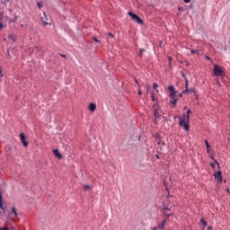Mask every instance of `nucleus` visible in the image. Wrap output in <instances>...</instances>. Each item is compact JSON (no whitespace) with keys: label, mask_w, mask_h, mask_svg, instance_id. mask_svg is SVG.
<instances>
[{"label":"nucleus","mask_w":230,"mask_h":230,"mask_svg":"<svg viewBox=\"0 0 230 230\" xmlns=\"http://www.w3.org/2000/svg\"><path fill=\"white\" fill-rule=\"evenodd\" d=\"M168 90L171 92L169 94V97L171 98L170 103L175 107L177 105V101L179 100V98H177V92L173 85L168 86Z\"/></svg>","instance_id":"nucleus-1"},{"label":"nucleus","mask_w":230,"mask_h":230,"mask_svg":"<svg viewBox=\"0 0 230 230\" xmlns=\"http://www.w3.org/2000/svg\"><path fill=\"white\" fill-rule=\"evenodd\" d=\"M180 126L183 127L186 132L190 131V115L183 114V118H180Z\"/></svg>","instance_id":"nucleus-2"},{"label":"nucleus","mask_w":230,"mask_h":230,"mask_svg":"<svg viewBox=\"0 0 230 230\" xmlns=\"http://www.w3.org/2000/svg\"><path fill=\"white\" fill-rule=\"evenodd\" d=\"M213 71L215 76H226V70L218 65H214Z\"/></svg>","instance_id":"nucleus-3"},{"label":"nucleus","mask_w":230,"mask_h":230,"mask_svg":"<svg viewBox=\"0 0 230 230\" xmlns=\"http://www.w3.org/2000/svg\"><path fill=\"white\" fill-rule=\"evenodd\" d=\"M128 13L131 17L132 21H135L137 24H143V20H141V18L137 14L132 12H128Z\"/></svg>","instance_id":"nucleus-4"},{"label":"nucleus","mask_w":230,"mask_h":230,"mask_svg":"<svg viewBox=\"0 0 230 230\" xmlns=\"http://www.w3.org/2000/svg\"><path fill=\"white\" fill-rule=\"evenodd\" d=\"M20 139L21 142L22 143L23 146H28V141H26V136H24V133L20 134Z\"/></svg>","instance_id":"nucleus-5"},{"label":"nucleus","mask_w":230,"mask_h":230,"mask_svg":"<svg viewBox=\"0 0 230 230\" xmlns=\"http://www.w3.org/2000/svg\"><path fill=\"white\" fill-rule=\"evenodd\" d=\"M166 211H170V208L167 206H164V215L165 216V218H170L173 213H168Z\"/></svg>","instance_id":"nucleus-6"},{"label":"nucleus","mask_w":230,"mask_h":230,"mask_svg":"<svg viewBox=\"0 0 230 230\" xmlns=\"http://www.w3.org/2000/svg\"><path fill=\"white\" fill-rule=\"evenodd\" d=\"M215 179H217V182H222V172L218 171L214 174Z\"/></svg>","instance_id":"nucleus-7"},{"label":"nucleus","mask_w":230,"mask_h":230,"mask_svg":"<svg viewBox=\"0 0 230 230\" xmlns=\"http://www.w3.org/2000/svg\"><path fill=\"white\" fill-rule=\"evenodd\" d=\"M41 21H42L44 26H48V24H49L48 22V15H46V13H43V17H41Z\"/></svg>","instance_id":"nucleus-8"},{"label":"nucleus","mask_w":230,"mask_h":230,"mask_svg":"<svg viewBox=\"0 0 230 230\" xmlns=\"http://www.w3.org/2000/svg\"><path fill=\"white\" fill-rule=\"evenodd\" d=\"M53 154L56 155V157H58L59 159H62V154H60L58 149H54Z\"/></svg>","instance_id":"nucleus-9"},{"label":"nucleus","mask_w":230,"mask_h":230,"mask_svg":"<svg viewBox=\"0 0 230 230\" xmlns=\"http://www.w3.org/2000/svg\"><path fill=\"white\" fill-rule=\"evenodd\" d=\"M167 219H164L162 224L158 225V229L164 230V227L166 226Z\"/></svg>","instance_id":"nucleus-10"},{"label":"nucleus","mask_w":230,"mask_h":230,"mask_svg":"<svg viewBox=\"0 0 230 230\" xmlns=\"http://www.w3.org/2000/svg\"><path fill=\"white\" fill-rule=\"evenodd\" d=\"M89 111H91V112H94V111H96V103H91L89 105Z\"/></svg>","instance_id":"nucleus-11"},{"label":"nucleus","mask_w":230,"mask_h":230,"mask_svg":"<svg viewBox=\"0 0 230 230\" xmlns=\"http://www.w3.org/2000/svg\"><path fill=\"white\" fill-rule=\"evenodd\" d=\"M83 190H84V191H91V190H93V187L90 185L84 184L83 186Z\"/></svg>","instance_id":"nucleus-12"},{"label":"nucleus","mask_w":230,"mask_h":230,"mask_svg":"<svg viewBox=\"0 0 230 230\" xmlns=\"http://www.w3.org/2000/svg\"><path fill=\"white\" fill-rule=\"evenodd\" d=\"M188 85H189V83H188V79H186L185 81V93H193V90H190L188 89Z\"/></svg>","instance_id":"nucleus-13"},{"label":"nucleus","mask_w":230,"mask_h":230,"mask_svg":"<svg viewBox=\"0 0 230 230\" xmlns=\"http://www.w3.org/2000/svg\"><path fill=\"white\" fill-rule=\"evenodd\" d=\"M8 39H10V40H12V42H15V40H17V38L13 34H9Z\"/></svg>","instance_id":"nucleus-14"},{"label":"nucleus","mask_w":230,"mask_h":230,"mask_svg":"<svg viewBox=\"0 0 230 230\" xmlns=\"http://www.w3.org/2000/svg\"><path fill=\"white\" fill-rule=\"evenodd\" d=\"M205 145L207 146V152H209V150L211 149V146H209V142H208V140H205Z\"/></svg>","instance_id":"nucleus-15"},{"label":"nucleus","mask_w":230,"mask_h":230,"mask_svg":"<svg viewBox=\"0 0 230 230\" xmlns=\"http://www.w3.org/2000/svg\"><path fill=\"white\" fill-rule=\"evenodd\" d=\"M157 87H159V84H157V83H154V84H153V89H154L155 91H156V93H159V90H157Z\"/></svg>","instance_id":"nucleus-16"},{"label":"nucleus","mask_w":230,"mask_h":230,"mask_svg":"<svg viewBox=\"0 0 230 230\" xmlns=\"http://www.w3.org/2000/svg\"><path fill=\"white\" fill-rule=\"evenodd\" d=\"M190 53H191L192 55H199V53H200V50H199V49H196V50L191 49V50H190Z\"/></svg>","instance_id":"nucleus-17"},{"label":"nucleus","mask_w":230,"mask_h":230,"mask_svg":"<svg viewBox=\"0 0 230 230\" xmlns=\"http://www.w3.org/2000/svg\"><path fill=\"white\" fill-rule=\"evenodd\" d=\"M157 118H159V111L157 110L155 111V121H157Z\"/></svg>","instance_id":"nucleus-18"},{"label":"nucleus","mask_w":230,"mask_h":230,"mask_svg":"<svg viewBox=\"0 0 230 230\" xmlns=\"http://www.w3.org/2000/svg\"><path fill=\"white\" fill-rule=\"evenodd\" d=\"M200 222H201V224H202V226H203L204 227H206V226H208V222H206V220H205L204 218H201V219H200Z\"/></svg>","instance_id":"nucleus-19"},{"label":"nucleus","mask_w":230,"mask_h":230,"mask_svg":"<svg viewBox=\"0 0 230 230\" xmlns=\"http://www.w3.org/2000/svg\"><path fill=\"white\" fill-rule=\"evenodd\" d=\"M12 211L14 217H17V209L14 207L12 208Z\"/></svg>","instance_id":"nucleus-20"},{"label":"nucleus","mask_w":230,"mask_h":230,"mask_svg":"<svg viewBox=\"0 0 230 230\" xmlns=\"http://www.w3.org/2000/svg\"><path fill=\"white\" fill-rule=\"evenodd\" d=\"M137 91L139 95L143 94V92L141 91V84H138Z\"/></svg>","instance_id":"nucleus-21"},{"label":"nucleus","mask_w":230,"mask_h":230,"mask_svg":"<svg viewBox=\"0 0 230 230\" xmlns=\"http://www.w3.org/2000/svg\"><path fill=\"white\" fill-rule=\"evenodd\" d=\"M151 98H152L153 102H157V97H155V95H154V93H152Z\"/></svg>","instance_id":"nucleus-22"},{"label":"nucleus","mask_w":230,"mask_h":230,"mask_svg":"<svg viewBox=\"0 0 230 230\" xmlns=\"http://www.w3.org/2000/svg\"><path fill=\"white\" fill-rule=\"evenodd\" d=\"M143 53H145V49H140L139 57H143Z\"/></svg>","instance_id":"nucleus-23"},{"label":"nucleus","mask_w":230,"mask_h":230,"mask_svg":"<svg viewBox=\"0 0 230 230\" xmlns=\"http://www.w3.org/2000/svg\"><path fill=\"white\" fill-rule=\"evenodd\" d=\"M216 85H217V87H220V85H221L220 80H218V79L216 80Z\"/></svg>","instance_id":"nucleus-24"},{"label":"nucleus","mask_w":230,"mask_h":230,"mask_svg":"<svg viewBox=\"0 0 230 230\" xmlns=\"http://www.w3.org/2000/svg\"><path fill=\"white\" fill-rule=\"evenodd\" d=\"M0 209H4V207H3V199L0 201Z\"/></svg>","instance_id":"nucleus-25"},{"label":"nucleus","mask_w":230,"mask_h":230,"mask_svg":"<svg viewBox=\"0 0 230 230\" xmlns=\"http://www.w3.org/2000/svg\"><path fill=\"white\" fill-rule=\"evenodd\" d=\"M38 8L40 10L42 8V4L40 2L38 3Z\"/></svg>","instance_id":"nucleus-26"},{"label":"nucleus","mask_w":230,"mask_h":230,"mask_svg":"<svg viewBox=\"0 0 230 230\" xmlns=\"http://www.w3.org/2000/svg\"><path fill=\"white\" fill-rule=\"evenodd\" d=\"M109 37H111V39H114V34H112L111 32L108 33Z\"/></svg>","instance_id":"nucleus-27"},{"label":"nucleus","mask_w":230,"mask_h":230,"mask_svg":"<svg viewBox=\"0 0 230 230\" xmlns=\"http://www.w3.org/2000/svg\"><path fill=\"white\" fill-rule=\"evenodd\" d=\"M168 59H169V66H172V57H169Z\"/></svg>","instance_id":"nucleus-28"},{"label":"nucleus","mask_w":230,"mask_h":230,"mask_svg":"<svg viewBox=\"0 0 230 230\" xmlns=\"http://www.w3.org/2000/svg\"><path fill=\"white\" fill-rule=\"evenodd\" d=\"M150 92V86H146V94H148V93Z\"/></svg>","instance_id":"nucleus-29"},{"label":"nucleus","mask_w":230,"mask_h":230,"mask_svg":"<svg viewBox=\"0 0 230 230\" xmlns=\"http://www.w3.org/2000/svg\"><path fill=\"white\" fill-rule=\"evenodd\" d=\"M190 114H191V110H188V111H187L186 116H190Z\"/></svg>","instance_id":"nucleus-30"},{"label":"nucleus","mask_w":230,"mask_h":230,"mask_svg":"<svg viewBox=\"0 0 230 230\" xmlns=\"http://www.w3.org/2000/svg\"><path fill=\"white\" fill-rule=\"evenodd\" d=\"M210 166H211V168H215V166H216L215 163H211Z\"/></svg>","instance_id":"nucleus-31"},{"label":"nucleus","mask_w":230,"mask_h":230,"mask_svg":"<svg viewBox=\"0 0 230 230\" xmlns=\"http://www.w3.org/2000/svg\"><path fill=\"white\" fill-rule=\"evenodd\" d=\"M93 40H94V42L100 43V40L98 39H96V38H93Z\"/></svg>","instance_id":"nucleus-32"},{"label":"nucleus","mask_w":230,"mask_h":230,"mask_svg":"<svg viewBox=\"0 0 230 230\" xmlns=\"http://www.w3.org/2000/svg\"><path fill=\"white\" fill-rule=\"evenodd\" d=\"M184 93H186V91L182 92L181 93L179 94L180 98H182V94H184Z\"/></svg>","instance_id":"nucleus-33"},{"label":"nucleus","mask_w":230,"mask_h":230,"mask_svg":"<svg viewBox=\"0 0 230 230\" xmlns=\"http://www.w3.org/2000/svg\"><path fill=\"white\" fill-rule=\"evenodd\" d=\"M157 229H159V226H155V227L151 228V230H157Z\"/></svg>","instance_id":"nucleus-34"},{"label":"nucleus","mask_w":230,"mask_h":230,"mask_svg":"<svg viewBox=\"0 0 230 230\" xmlns=\"http://www.w3.org/2000/svg\"><path fill=\"white\" fill-rule=\"evenodd\" d=\"M3 28H4L3 22H0V30H3Z\"/></svg>","instance_id":"nucleus-35"},{"label":"nucleus","mask_w":230,"mask_h":230,"mask_svg":"<svg viewBox=\"0 0 230 230\" xmlns=\"http://www.w3.org/2000/svg\"><path fill=\"white\" fill-rule=\"evenodd\" d=\"M136 84H137V86L139 85V82L137 81V79H135Z\"/></svg>","instance_id":"nucleus-36"},{"label":"nucleus","mask_w":230,"mask_h":230,"mask_svg":"<svg viewBox=\"0 0 230 230\" xmlns=\"http://www.w3.org/2000/svg\"><path fill=\"white\" fill-rule=\"evenodd\" d=\"M2 230H9L8 227L4 226L2 228Z\"/></svg>","instance_id":"nucleus-37"},{"label":"nucleus","mask_w":230,"mask_h":230,"mask_svg":"<svg viewBox=\"0 0 230 230\" xmlns=\"http://www.w3.org/2000/svg\"><path fill=\"white\" fill-rule=\"evenodd\" d=\"M191 0H184V3H190Z\"/></svg>","instance_id":"nucleus-38"},{"label":"nucleus","mask_w":230,"mask_h":230,"mask_svg":"<svg viewBox=\"0 0 230 230\" xmlns=\"http://www.w3.org/2000/svg\"><path fill=\"white\" fill-rule=\"evenodd\" d=\"M207 60H211V58L209 57H206Z\"/></svg>","instance_id":"nucleus-39"},{"label":"nucleus","mask_w":230,"mask_h":230,"mask_svg":"<svg viewBox=\"0 0 230 230\" xmlns=\"http://www.w3.org/2000/svg\"><path fill=\"white\" fill-rule=\"evenodd\" d=\"M7 55H8V58H10V52H9V51H7Z\"/></svg>","instance_id":"nucleus-40"},{"label":"nucleus","mask_w":230,"mask_h":230,"mask_svg":"<svg viewBox=\"0 0 230 230\" xmlns=\"http://www.w3.org/2000/svg\"><path fill=\"white\" fill-rule=\"evenodd\" d=\"M61 57H63L64 58H66V55H61Z\"/></svg>","instance_id":"nucleus-41"},{"label":"nucleus","mask_w":230,"mask_h":230,"mask_svg":"<svg viewBox=\"0 0 230 230\" xmlns=\"http://www.w3.org/2000/svg\"><path fill=\"white\" fill-rule=\"evenodd\" d=\"M208 230H211V226H208Z\"/></svg>","instance_id":"nucleus-42"},{"label":"nucleus","mask_w":230,"mask_h":230,"mask_svg":"<svg viewBox=\"0 0 230 230\" xmlns=\"http://www.w3.org/2000/svg\"><path fill=\"white\" fill-rule=\"evenodd\" d=\"M1 19H3V16L0 14V21H1Z\"/></svg>","instance_id":"nucleus-43"},{"label":"nucleus","mask_w":230,"mask_h":230,"mask_svg":"<svg viewBox=\"0 0 230 230\" xmlns=\"http://www.w3.org/2000/svg\"><path fill=\"white\" fill-rule=\"evenodd\" d=\"M11 230H15V228H14V227H12Z\"/></svg>","instance_id":"nucleus-44"},{"label":"nucleus","mask_w":230,"mask_h":230,"mask_svg":"<svg viewBox=\"0 0 230 230\" xmlns=\"http://www.w3.org/2000/svg\"><path fill=\"white\" fill-rule=\"evenodd\" d=\"M186 109H188V107L185 106V107H184V110L186 111Z\"/></svg>","instance_id":"nucleus-45"},{"label":"nucleus","mask_w":230,"mask_h":230,"mask_svg":"<svg viewBox=\"0 0 230 230\" xmlns=\"http://www.w3.org/2000/svg\"><path fill=\"white\" fill-rule=\"evenodd\" d=\"M227 193H229V189L226 190Z\"/></svg>","instance_id":"nucleus-46"},{"label":"nucleus","mask_w":230,"mask_h":230,"mask_svg":"<svg viewBox=\"0 0 230 230\" xmlns=\"http://www.w3.org/2000/svg\"><path fill=\"white\" fill-rule=\"evenodd\" d=\"M216 164H218V162L216 161Z\"/></svg>","instance_id":"nucleus-47"}]
</instances>
